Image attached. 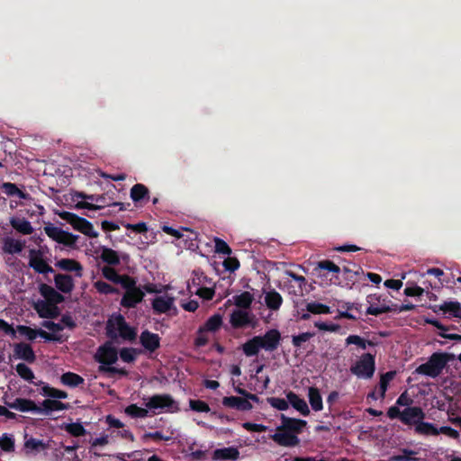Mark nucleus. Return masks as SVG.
Instances as JSON below:
<instances>
[{
    "label": "nucleus",
    "instance_id": "64",
    "mask_svg": "<svg viewBox=\"0 0 461 461\" xmlns=\"http://www.w3.org/2000/svg\"><path fill=\"white\" fill-rule=\"evenodd\" d=\"M384 285L387 288L398 291L402 286V282L398 279H387Z\"/></svg>",
    "mask_w": 461,
    "mask_h": 461
},
{
    "label": "nucleus",
    "instance_id": "27",
    "mask_svg": "<svg viewBox=\"0 0 461 461\" xmlns=\"http://www.w3.org/2000/svg\"><path fill=\"white\" fill-rule=\"evenodd\" d=\"M265 303L271 311H278L283 303L282 295L272 289L265 294Z\"/></svg>",
    "mask_w": 461,
    "mask_h": 461
},
{
    "label": "nucleus",
    "instance_id": "13",
    "mask_svg": "<svg viewBox=\"0 0 461 461\" xmlns=\"http://www.w3.org/2000/svg\"><path fill=\"white\" fill-rule=\"evenodd\" d=\"M29 265L38 273L46 274L53 271L52 267L43 258V254L41 250H30Z\"/></svg>",
    "mask_w": 461,
    "mask_h": 461
},
{
    "label": "nucleus",
    "instance_id": "54",
    "mask_svg": "<svg viewBox=\"0 0 461 461\" xmlns=\"http://www.w3.org/2000/svg\"><path fill=\"white\" fill-rule=\"evenodd\" d=\"M94 287L97 290L98 293L104 294H109L115 292V289L112 285L101 280L95 282Z\"/></svg>",
    "mask_w": 461,
    "mask_h": 461
},
{
    "label": "nucleus",
    "instance_id": "45",
    "mask_svg": "<svg viewBox=\"0 0 461 461\" xmlns=\"http://www.w3.org/2000/svg\"><path fill=\"white\" fill-rule=\"evenodd\" d=\"M125 412L133 418H145L149 416V411L147 407L142 408L135 404H131L125 409Z\"/></svg>",
    "mask_w": 461,
    "mask_h": 461
},
{
    "label": "nucleus",
    "instance_id": "44",
    "mask_svg": "<svg viewBox=\"0 0 461 461\" xmlns=\"http://www.w3.org/2000/svg\"><path fill=\"white\" fill-rule=\"evenodd\" d=\"M42 325L44 328L51 331V334L58 335V333L64 329L65 325L71 326V323L66 319H63L61 322L58 323L51 321H45Z\"/></svg>",
    "mask_w": 461,
    "mask_h": 461
},
{
    "label": "nucleus",
    "instance_id": "50",
    "mask_svg": "<svg viewBox=\"0 0 461 461\" xmlns=\"http://www.w3.org/2000/svg\"><path fill=\"white\" fill-rule=\"evenodd\" d=\"M267 402L273 408L278 411H286L289 408V402L287 399L269 397L267 398Z\"/></svg>",
    "mask_w": 461,
    "mask_h": 461
},
{
    "label": "nucleus",
    "instance_id": "61",
    "mask_svg": "<svg viewBox=\"0 0 461 461\" xmlns=\"http://www.w3.org/2000/svg\"><path fill=\"white\" fill-rule=\"evenodd\" d=\"M286 275L289 276L293 280L297 282L300 292H303V287L306 285L307 281L304 276L297 275L292 271H286Z\"/></svg>",
    "mask_w": 461,
    "mask_h": 461
},
{
    "label": "nucleus",
    "instance_id": "23",
    "mask_svg": "<svg viewBox=\"0 0 461 461\" xmlns=\"http://www.w3.org/2000/svg\"><path fill=\"white\" fill-rule=\"evenodd\" d=\"M14 352L15 357L27 362L32 363L35 360V354L32 347L26 343L15 344Z\"/></svg>",
    "mask_w": 461,
    "mask_h": 461
},
{
    "label": "nucleus",
    "instance_id": "14",
    "mask_svg": "<svg viewBox=\"0 0 461 461\" xmlns=\"http://www.w3.org/2000/svg\"><path fill=\"white\" fill-rule=\"evenodd\" d=\"M55 267L59 269L73 273L76 277H82L84 267L82 264L73 258H61L56 261Z\"/></svg>",
    "mask_w": 461,
    "mask_h": 461
},
{
    "label": "nucleus",
    "instance_id": "7",
    "mask_svg": "<svg viewBox=\"0 0 461 461\" xmlns=\"http://www.w3.org/2000/svg\"><path fill=\"white\" fill-rule=\"evenodd\" d=\"M350 371L357 377L370 379L375 371V357L371 353L363 354L350 367Z\"/></svg>",
    "mask_w": 461,
    "mask_h": 461
},
{
    "label": "nucleus",
    "instance_id": "52",
    "mask_svg": "<svg viewBox=\"0 0 461 461\" xmlns=\"http://www.w3.org/2000/svg\"><path fill=\"white\" fill-rule=\"evenodd\" d=\"M18 375L27 381H32L34 377L32 369L25 364L20 363L16 366Z\"/></svg>",
    "mask_w": 461,
    "mask_h": 461
},
{
    "label": "nucleus",
    "instance_id": "29",
    "mask_svg": "<svg viewBox=\"0 0 461 461\" xmlns=\"http://www.w3.org/2000/svg\"><path fill=\"white\" fill-rule=\"evenodd\" d=\"M41 406V412H39V415L42 414H50L52 411H63L67 409V404L55 400V399H47L44 400Z\"/></svg>",
    "mask_w": 461,
    "mask_h": 461
},
{
    "label": "nucleus",
    "instance_id": "3",
    "mask_svg": "<svg viewBox=\"0 0 461 461\" xmlns=\"http://www.w3.org/2000/svg\"><path fill=\"white\" fill-rule=\"evenodd\" d=\"M118 358L117 350L111 345L105 344L100 347L95 354V359L103 364L99 370L101 372H104L112 375L113 374H119L121 375H126L127 371L122 368H118L115 366H111V365L114 364Z\"/></svg>",
    "mask_w": 461,
    "mask_h": 461
},
{
    "label": "nucleus",
    "instance_id": "39",
    "mask_svg": "<svg viewBox=\"0 0 461 461\" xmlns=\"http://www.w3.org/2000/svg\"><path fill=\"white\" fill-rule=\"evenodd\" d=\"M61 382L66 385L76 387L83 384L84 379L77 374L68 372L62 375Z\"/></svg>",
    "mask_w": 461,
    "mask_h": 461
},
{
    "label": "nucleus",
    "instance_id": "11",
    "mask_svg": "<svg viewBox=\"0 0 461 461\" xmlns=\"http://www.w3.org/2000/svg\"><path fill=\"white\" fill-rule=\"evenodd\" d=\"M281 424L277 427V430H286L297 436L307 426V421L301 419L290 418L285 414L280 416Z\"/></svg>",
    "mask_w": 461,
    "mask_h": 461
},
{
    "label": "nucleus",
    "instance_id": "37",
    "mask_svg": "<svg viewBox=\"0 0 461 461\" xmlns=\"http://www.w3.org/2000/svg\"><path fill=\"white\" fill-rule=\"evenodd\" d=\"M24 448L28 453H38L46 449L47 446L42 440L30 438L25 440Z\"/></svg>",
    "mask_w": 461,
    "mask_h": 461
},
{
    "label": "nucleus",
    "instance_id": "2",
    "mask_svg": "<svg viewBox=\"0 0 461 461\" xmlns=\"http://www.w3.org/2000/svg\"><path fill=\"white\" fill-rule=\"evenodd\" d=\"M455 359V356L447 352H434L426 363L420 365L415 369L418 375L436 378L440 375L448 364Z\"/></svg>",
    "mask_w": 461,
    "mask_h": 461
},
{
    "label": "nucleus",
    "instance_id": "40",
    "mask_svg": "<svg viewBox=\"0 0 461 461\" xmlns=\"http://www.w3.org/2000/svg\"><path fill=\"white\" fill-rule=\"evenodd\" d=\"M347 345H357L361 349H366L367 346L374 347L375 344L372 340H366L358 335H349L346 339Z\"/></svg>",
    "mask_w": 461,
    "mask_h": 461
},
{
    "label": "nucleus",
    "instance_id": "6",
    "mask_svg": "<svg viewBox=\"0 0 461 461\" xmlns=\"http://www.w3.org/2000/svg\"><path fill=\"white\" fill-rule=\"evenodd\" d=\"M59 217L68 222L76 230L89 238H97L99 233L95 230L94 225L85 218H81L69 212H61Z\"/></svg>",
    "mask_w": 461,
    "mask_h": 461
},
{
    "label": "nucleus",
    "instance_id": "33",
    "mask_svg": "<svg viewBox=\"0 0 461 461\" xmlns=\"http://www.w3.org/2000/svg\"><path fill=\"white\" fill-rule=\"evenodd\" d=\"M308 398L309 402L312 406V409L315 411H321L323 408L322 397L321 395L320 390L317 387H309L308 390Z\"/></svg>",
    "mask_w": 461,
    "mask_h": 461
},
{
    "label": "nucleus",
    "instance_id": "38",
    "mask_svg": "<svg viewBox=\"0 0 461 461\" xmlns=\"http://www.w3.org/2000/svg\"><path fill=\"white\" fill-rule=\"evenodd\" d=\"M307 312L312 314H330L331 313L330 307L317 302L308 303L306 304Z\"/></svg>",
    "mask_w": 461,
    "mask_h": 461
},
{
    "label": "nucleus",
    "instance_id": "22",
    "mask_svg": "<svg viewBox=\"0 0 461 461\" xmlns=\"http://www.w3.org/2000/svg\"><path fill=\"white\" fill-rule=\"evenodd\" d=\"M286 399L289 404L298 411L302 415L308 416L310 414V409L304 399L301 398L295 393L290 391L286 393Z\"/></svg>",
    "mask_w": 461,
    "mask_h": 461
},
{
    "label": "nucleus",
    "instance_id": "21",
    "mask_svg": "<svg viewBox=\"0 0 461 461\" xmlns=\"http://www.w3.org/2000/svg\"><path fill=\"white\" fill-rule=\"evenodd\" d=\"M25 247V241L13 237H5L2 241V249L7 254H19Z\"/></svg>",
    "mask_w": 461,
    "mask_h": 461
},
{
    "label": "nucleus",
    "instance_id": "36",
    "mask_svg": "<svg viewBox=\"0 0 461 461\" xmlns=\"http://www.w3.org/2000/svg\"><path fill=\"white\" fill-rule=\"evenodd\" d=\"M416 451L410 448H402L401 454L393 455L389 461H422L421 458L415 457Z\"/></svg>",
    "mask_w": 461,
    "mask_h": 461
},
{
    "label": "nucleus",
    "instance_id": "43",
    "mask_svg": "<svg viewBox=\"0 0 461 461\" xmlns=\"http://www.w3.org/2000/svg\"><path fill=\"white\" fill-rule=\"evenodd\" d=\"M440 310L444 312H451L455 317L461 319V305L458 302H445Z\"/></svg>",
    "mask_w": 461,
    "mask_h": 461
},
{
    "label": "nucleus",
    "instance_id": "49",
    "mask_svg": "<svg viewBox=\"0 0 461 461\" xmlns=\"http://www.w3.org/2000/svg\"><path fill=\"white\" fill-rule=\"evenodd\" d=\"M214 251L216 253L227 256L231 254V249L223 240L220 238H214Z\"/></svg>",
    "mask_w": 461,
    "mask_h": 461
},
{
    "label": "nucleus",
    "instance_id": "47",
    "mask_svg": "<svg viewBox=\"0 0 461 461\" xmlns=\"http://www.w3.org/2000/svg\"><path fill=\"white\" fill-rule=\"evenodd\" d=\"M148 194V188L141 185L136 184L131 190V197L134 202H139Z\"/></svg>",
    "mask_w": 461,
    "mask_h": 461
},
{
    "label": "nucleus",
    "instance_id": "4",
    "mask_svg": "<svg viewBox=\"0 0 461 461\" xmlns=\"http://www.w3.org/2000/svg\"><path fill=\"white\" fill-rule=\"evenodd\" d=\"M144 405L153 414L177 410L176 402L168 394H155L143 399Z\"/></svg>",
    "mask_w": 461,
    "mask_h": 461
},
{
    "label": "nucleus",
    "instance_id": "15",
    "mask_svg": "<svg viewBox=\"0 0 461 461\" xmlns=\"http://www.w3.org/2000/svg\"><path fill=\"white\" fill-rule=\"evenodd\" d=\"M425 418V413L420 407H407L402 411L401 421L406 425H417Z\"/></svg>",
    "mask_w": 461,
    "mask_h": 461
},
{
    "label": "nucleus",
    "instance_id": "56",
    "mask_svg": "<svg viewBox=\"0 0 461 461\" xmlns=\"http://www.w3.org/2000/svg\"><path fill=\"white\" fill-rule=\"evenodd\" d=\"M0 447L5 451H13L14 447L13 437L6 434L0 437Z\"/></svg>",
    "mask_w": 461,
    "mask_h": 461
},
{
    "label": "nucleus",
    "instance_id": "60",
    "mask_svg": "<svg viewBox=\"0 0 461 461\" xmlns=\"http://www.w3.org/2000/svg\"><path fill=\"white\" fill-rule=\"evenodd\" d=\"M423 293L424 289L418 285L409 286L404 289V294L406 296H421Z\"/></svg>",
    "mask_w": 461,
    "mask_h": 461
},
{
    "label": "nucleus",
    "instance_id": "8",
    "mask_svg": "<svg viewBox=\"0 0 461 461\" xmlns=\"http://www.w3.org/2000/svg\"><path fill=\"white\" fill-rule=\"evenodd\" d=\"M44 231L53 240L68 247H74L78 240L77 235L67 232L52 224L45 225Z\"/></svg>",
    "mask_w": 461,
    "mask_h": 461
},
{
    "label": "nucleus",
    "instance_id": "1",
    "mask_svg": "<svg viewBox=\"0 0 461 461\" xmlns=\"http://www.w3.org/2000/svg\"><path fill=\"white\" fill-rule=\"evenodd\" d=\"M282 340L281 333L276 329L268 330L264 335L254 336L242 345L247 357L257 356L260 349L268 352L276 351Z\"/></svg>",
    "mask_w": 461,
    "mask_h": 461
},
{
    "label": "nucleus",
    "instance_id": "35",
    "mask_svg": "<svg viewBox=\"0 0 461 461\" xmlns=\"http://www.w3.org/2000/svg\"><path fill=\"white\" fill-rule=\"evenodd\" d=\"M415 431L416 433L420 435H433L437 436L439 434V429H438L434 424L429 422H425L420 420L416 426H415Z\"/></svg>",
    "mask_w": 461,
    "mask_h": 461
},
{
    "label": "nucleus",
    "instance_id": "48",
    "mask_svg": "<svg viewBox=\"0 0 461 461\" xmlns=\"http://www.w3.org/2000/svg\"><path fill=\"white\" fill-rule=\"evenodd\" d=\"M42 394L55 400L66 399L68 397V393L66 392L50 386L42 387Z\"/></svg>",
    "mask_w": 461,
    "mask_h": 461
},
{
    "label": "nucleus",
    "instance_id": "59",
    "mask_svg": "<svg viewBox=\"0 0 461 461\" xmlns=\"http://www.w3.org/2000/svg\"><path fill=\"white\" fill-rule=\"evenodd\" d=\"M120 357L122 361L131 363L135 359L136 353L131 348H122L120 352Z\"/></svg>",
    "mask_w": 461,
    "mask_h": 461
},
{
    "label": "nucleus",
    "instance_id": "28",
    "mask_svg": "<svg viewBox=\"0 0 461 461\" xmlns=\"http://www.w3.org/2000/svg\"><path fill=\"white\" fill-rule=\"evenodd\" d=\"M318 268L321 270H327L334 274L333 277L330 279L331 284L339 285L341 283L340 278L339 277V274L340 273L341 269L333 261L329 259L320 261L318 263Z\"/></svg>",
    "mask_w": 461,
    "mask_h": 461
},
{
    "label": "nucleus",
    "instance_id": "57",
    "mask_svg": "<svg viewBox=\"0 0 461 461\" xmlns=\"http://www.w3.org/2000/svg\"><path fill=\"white\" fill-rule=\"evenodd\" d=\"M314 326L318 328L320 330L330 332H337L340 329V326L339 324L332 322L328 323L323 321H316L314 323Z\"/></svg>",
    "mask_w": 461,
    "mask_h": 461
},
{
    "label": "nucleus",
    "instance_id": "32",
    "mask_svg": "<svg viewBox=\"0 0 461 461\" xmlns=\"http://www.w3.org/2000/svg\"><path fill=\"white\" fill-rule=\"evenodd\" d=\"M253 301L254 295L248 291H244L241 294L233 296L234 304L241 310L250 309Z\"/></svg>",
    "mask_w": 461,
    "mask_h": 461
},
{
    "label": "nucleus",
    "instance_id": "62",
    "mask_svg": "<svg viewBox=\"0 0 461 461\" xmlns=\"http://www.w3.org/2000/svg\"><path fill=\"white\" fill-rule=\"evenodd\" d=\"M412 402L413 400L407 394V392L402 393L396 400V405L398 406L410 407Z\"/></svg>",
    "mask_w": 461,
    "mask_h": 461
},
{
    "label": "nucleus",
    "instance_id": "19",
    "mask_svg": "<svg viewBox=\"0 0 461 461\" xmlns=\"http://www.w3.org/2000/svg\"><path fill=\"white\" fill-rule=\"evenodd\" d=\"M271 439L282 447H295L299 445V438L286 430H277L270 436Z\"/></svg>",
    "mask_w": 461,
    "mask_h": 461
},
{
    "label": "nucleus",
    "instance_id": "34",
    "mask_svg": "<svg viewBox=\"0 0 461 461\" xmlns=\"http://www.w3.org/2000/svg\"><path fill=\"white\" fill-rule=\"evenodd\" d=\"M140 341L143 347L149 350H155L159 345L158 336L149 331L142 332Z\"/></svg>",
    "mask_w": 461,
    "mask_h": 461
},
{
    "label": "nucleus",
    "instance_id": "51",
    "mask_svg": "<svg viewBox=\"0 0 461 461\" xmlns=\"http://www.w3.org/2000/svg\"><path fill=\"white\" fill-rule=\"evenodd\" d=\"M16 331H18L22 336H24L29 340H33L38 336V330L32 329L28 326L19 325L16 328Z\"/></svg>",
    "mask_w": 461,
    "mask_h": 461
},
{
    "label": "nucleus",
    "instance_id": "30",
    "mask_svg": "<svg viewBox=\"0 0 461 461\" xmlns=\"http://www.w3.org/2000/svg\"><path fill=\"white\" fill-rule=\"evenodd\" d=\"M215 459L237 460L240 458V451L234 447L218 448L213 453Z\"/></svg>",
    "mask_w": 461,
    "mask_h": 461
},
{
    "label": "nucleus",
    "instance_id": "5",
    "mask_svg": "<svg viewBox=\"0 0 461 461\" xmlns=\"http://www.w3.org/2000/svg\"><path fill=\"white\" fill-rule=\"evenodd\" d=\"M107 331L112 338H122L131 340L136 337V332L130 327L121 315L113 316L107 323Z\"/></svg>",
    "mask_w": 461,
    "mask_h": 461
},
{
    "label": "nucleus",
    "instance_id": "42",
    "mask_svg": "<svg viewBox=\"0 0 461 461\" xmlns=\"http://www.w3.org/2000/svg\"><path fill=\"white\" fill-rule=\"evenodd\" d=\"M222 324V318L220 314H214L210 317L203 324V331H215L220 329Z\"/></svg>",
    "mask_w": 461,
    "mask_h": 461
},
{
    "label": "nucleus",
    "instance_id": "46",
    "mask_svg": "<svg viewBox=\"0 0 461 461\" xmlns=\"http://www.w3.org/2000/svg\"><path fill=\"white\" fill-rule=\"evenodd\" d=\"M64 429L74 437L84 436L86 430L79 422H72L64 425Z\"/></svg>",
    "mask_w": 461,
    "mask_h": 461
},
{
    "label": "nucleus",
    "instance_id": "58",
    "mask_svg": "<svg viewBox=\"0 0 461 461\" xmlns=\"http://www.w3.org/2000/svg\"><path fill=\"white\" fill-rule=\"evenodd\" d=\"M242 426L245 429L251 432H265L267 429V427L263 424L252 422H245Z\"/></svg>",
    "mask_w": 461,
    "mask_h": 461
},
{
    "label": "nucleus",
    "instance_id": "53",
    "mask_svg": "<svg viewBox=\"0 0 461 461\" xmlns=\"http://www.w3.org/2000/svg\"><path fill=\"white\" fill-rule=\"evenodd\" d=\"M314 336L312 332H303L299 335H294L292 337V343L295 348H301L302 344L308 341Z\"/></svg>",
    "mask_w": 461,
    "mask_h": 461
},
{
    "label": "nucleus",
    "instance_id": "63",
    "mask_svg": "<svg viewBox=\"0 0 461 461\" xmlns=\"http://www.w3.org/2000/svg\"><path fill=\"white\" fill-rule=\"evenodd\" d=\"M0 330L12 336V338H16V329H14L10 324L2 319H0Z\"/></svg>",
    "mask_w": 461,
    "mask_h": 461
},
{
    "label": "nucleus",
    "instance_id": "9",
    "mask_svg": "<svg viewBox=\"0 0 461 461\" xmlns=\"http://www.w3.org/2000/svg\"><path fill=\"white\" fill-rule=\"evenodd\" d=\"M122 287L125 288V293L121 301L123 307H134L142 301L144 293L135 285V281L132 278H130L128 285H122Z\"/></svg>",
    "mask_w": 461,
    "mask_h": 461
},
{
    "label": "nucleus",
    "instance_id": "24",
    "mask_svg": "<svg viewBox=\"0 0 461 461\" xmlns=\"http://www.w3.org/2000/svg\"><path fill=\"white\" fill-rule=\"evenodd\" d=\"M10 224L16 231L23 235H30L34 230L31 222L24 218L12 217Z\"/></svg>",
    "mask_w": 461,
    "mask_h": 461
},
{
    "label": "nucleus",
    "instance_id": "25",
    "mask_svg": "<svg viewBox=\"0 0 461 461\" xmlns=\"http://www.w3.org/2000/svg\"><path fill=\"white\" fill-rule=\"evenodd\" d=\"M56 287L62 293H70L74 288L73 278L68 275L58 274L54 277Z\"/></svg>",
    "mask_w": 461,
    "mask_h": 461
},
{
    "label": "nucleus",
    "instance_id": "16",
    "mask_svg": "<svg viewBox=\"0 0 461 461\" xmlns=\"http://www.w3.org/2000/svg\"><path fill=\"white\" fill-rule=\"evenodd\" d=\"M253 316L248 311L236 309L230 316V323L234 329H241L249 326Z\"/></svg>",
    "mask_w": 461,
    "mask_h": 461
},
{
    "label": "nucleus",
    "instance_id": "10",
    "mask_svg": "<svg viewBox=\"0 0 461 461\" xmlns=\"http://www.w3.org/2000/svg\"><path fill=\"white\" fill-rule=\"evenodd\" d=\"M5 403L8 408L14 409L21 412H30L32 414L39 415V412H41V406L30 399L18 397L14 399L13 401L6 402Z\"/></svg>",
    "mask_w": 461,
    "mask_h": 461
},
{
    "label": "nucleus",
    "instance_id": "26",
    "mask_svg": "<svg viewBox=\"0 0 461 461\" xmlns=\"http://www.w3.org/2000/svg\"><path fill=\"white\" fill-rule=\"evenodd\" d=\"M102 274H103V276H104L106 279H108V280H110V281H112V282H113V283H115V284H121V285H122H122H128L130 284V278H131V277L126 276H120V275H119V274H118V273H117V272H116L113 267H108V266L104 267L102 268Z\"/></svg>",
    "mask_w": 461,
    "mask_h": 461
},
{
    "label": "nucleus",
    "instance_id": "41",
    "mask_svg": "<svg viewBox=\"0 0 461 461\" xmlns=\"http://www.w3.org/2000/svg\"><path fill=\"white\" fill-rule=\"evenodd\" d=\"M394 375V371H388L381 375L379 381V393L381 398H384L388 384L390 381L393 379Z\"/></svg>",
    "mask_w": 461,
    "mask_h": 461
},
{
    "label": "nucleus",
    "instance_id": "31",
    "mask_svg": "<svg viewBox=\"0 0 461 461\" xmlns=\"http://www.w3.org/2000/svg\"><path fill=\"white\" fill-rule=\"evenodd\" d=\"M41 294L52 303H59L63 301V296L57 292L52 286L42 284L40 286Z\"/></svg>",
    "mask_w": 461,
    "mask_h": 461
},
{
    "label": "nucleus",
    "instance_id": "17",
    "mask_svg": "<svg viewBox=\"0 0 461 461\" xmlns=\"http://www.w3.org/2000/svg\"><path fill=\"white\" fill-rule=\"evenodd\" d=\"M380 297L381 296L376 294H369L367 296V303L370 305L366 308V314L378 316L382 313L396 312L397 304H393L392 306L385 305V304H383L381 306H376L375 304V299H379Z\"/></svg>",
    "mask_w": 461,
    "mask_h": 461
},
{
    "label": "nucleus",
    "instance_id": "20",
    "mask_svg": "<svg viewBox=\"0 0 461 461\" xmlns=\"http://www.w3.org/2000/svg\"><path fill=\"white\" fill-rule=\"evenodd\" d=\"M222 404L225 407L232 408L238 411H250L253 406L249 401H247L246 397L238 396H227L222 399Z\"/></svg>",
    "mask_w": 461,
    "mask_h": 461
},
{
    "label": "nucleus",
    "instance_id": "12",
    "mask_svg": "<svg viewBox=\"0 0 461 461\" xmlns=\"http://www.w3.org/2000/svg\"><path fill=\"white\" fill-rule=\"evenodd\" d=\"M152 309L156 313H166L175 308V298L167 294H157L152 300Z\"/></svg>",
    "mask_w": 461,
    "mask_h": 461
},
{
    "label": "nucleus",
    "instance_id": "18",
    "mask_svg": "<svg viewBox=\"0 0 461 461\" xmlns=\"http://www.w3.org/2000/svg\"><path fill=\"white\" fill-rule=\"evenodd\" d=\"M93 254H96L97 257L104 263L110 266H116L120 263V258L118 253L105 246H98L96 247Z\"/></svg>",
    "mask_w": 461,
    "mask_h": 461
},
{
    "label": "nucleus",
    "instance_id": "55",
    "mask_svg": "<svg viewBox=\"0 0 461 461\" xmlns=\"http://www.w3.org/2000/svg\"><path fill=\"white\" fill-rule=\"evenodd\" d=\"M223 267L227 271H230V273L236 271L240 267V261L237 258L230 257L228 256L223 260Z\"/></svg>",
    "mask_w": 461,
    "mask_h": 461
}]
</instances>
